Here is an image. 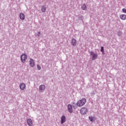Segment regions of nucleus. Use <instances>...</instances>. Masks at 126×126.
<instances>
[{
  "label": "nucleus",
  "instance_id": "nucleus-20",
  "mask_svg": "<svg viewBox=\"0 0 126 126\" xmlns=\"http://www.w3.org/2000/svg\"><path fill=\"white\" fill-rule=\"evenodd\" d=\"M100 52H104V47L103 46L101 47Z\"/></svg>",
  "mask_w": 126,
  "mask_h": 126
},
{
  "label": "nucleus",
  "instance_id": "nucleus-22",
  "mask_svg": "<svg viewBox=\"0 0 126 126\" xmlns=\"http://www.w3.org/2000/svg\"><path fill=\"white\" fill-rule=\"evenodd\" d=\"M41 34V32H38V33H37V37H40V34Z\"/></svg>",
  "mask_w": 126,
  "mask_h": 126
},
{
  "label": "nucleus",
  "instance_id": "nucleus-5",
  "mask_svg": "<svg viewBox=\"0 0 126 126\" xmlns=\"http://www.w3.org/2000/svg\"><path fill=\"white\" fill-rule=\"evenodd\" d=\"M67 109H68V111L69 113H70V114L73 113V110L72 109V106H71V105L68 104Z\"/></svg>",
  "mask_w": 126,
  "mask_h": 126
},
{
  "label": "nucleus",
  "instance_id": "nucleus-25",
  "mask_svg": "<svg viewBox=\"0 0 126 126\" xmlns=\"http://www.w3.org/2000/svg\"><path fill=\"white\" fill-rule=\"evenodd\" d=\"M72 104H73V105H74L75 103H74V102H72Z\"/></svg>",
  "mask_w": 126,
  "mask_h": 126
},
{
  "label": "nucleus",
  "instance_id": "nucleus-19",
  "mask_svg": "<svg viewBox=\"0 0 126 126\" xmlns=\"http://www.w3.org/2000/svg\"><path fill=\"white\" fill-rule=\"evenodd\" d=\"M37 68L38 70H41V66L39 64H37Z\"/></svg>",
  "mask_w": 126,
  "mask_h": 126
},
{
  "label": "nucleus",
  "instance_id": "nucleus-24",
  "mask_svg": "<svg viewBox=\"0 0 126 126\" xmlns=\"http://www.w3.org/2000/svg\"><path fill=\"white\" fill-rule=\"evenodd\" d=\"M102 55H105V52L104 51H101Z\"/></svg>",
  "mask_w": 126,
  "mask_h": 126
},
{
  "label": "nucleus",
  "instance_id": "nucleus-23",
  "mask_svg": "<svg viewBox=\"0 0 126 126\" xmlns=\"http://www.w3.org/2000/svg\"><path fill=\"white\" fill-rule=\"evenodd\" d=\"M91 95L92 96V95H95V93H91Z\"/></svg>",
  "mask_w": 126,
  "mask_h": 126
},
{
  "label": "nucleus",
  "instance_id": "nucleus-17",
  "mask_svg": "<svg viewBox=\"0 0 126 126\" xmlns=\"http://www.w3.org/2000/svg\"><path fill=\"white\" fill-rule=\"evenodd\" d=\"M84 19V17L83 15H79L78 17V20H83Z\"/></svg>",
  "mask_w": 126,
  "mask_h": 126
},
{
  "label": "nucleus",
  "instance_id": "nucleus-9",
  "mask_svg": "<svg viewBox=\"0 0 126 126\" xmlns=\"http://www.w3.org/2000/svg\"><path fill=\"white\" fill-rule=\"evenodd\" d=\"M19 17L21 20H24L25 19V15L22 13H20Z\"/></svg>",
  "mask_w": 126,
  "mask_h": 126
},
{
  "label": "nucleus",
  "instance_id": "nucleus-10",
  "mask_svg": "<svg viewBox=\"0 0 126 126\" xmlns=\"http://www.w3.org/2000/svg\"><path fill=\"white\" fill-rule=\"evenodd\" d=\"M39 89L40 91H44L45 89H46V87L44 85H41L39 86Z\"/></svg>",
  "mask_w": 126,
  "mask_h": 126
},
{
  "label": "nucleus",
  "instance_id": "nucleus-18",
  "mask_svg": "<svg viewBox=\"0 0 126 126\" xmlns=\"http://www.w3.org/2000/svg\"><path fill=\"white\" fill-rule=\"evenodd\" d=\"M117 34L119 37H121V36L123 35V32H122V31H119L118 32Z\"/></svg>",
  "mask_w": 126,
  "mask_h": 126
},
{
  "label": "nucleus",
  "instance_id": "nucleus-7",
  "mask_svg": "<svg viewBox=\"0 0 126 126\" xmlns=\"http://www.w3.org/2000/svg\"><path fill=\"white\" fill-rule=\"evenodd\" d=\"M61 123L62 125H63V124H64V123H65V116L64 115H63L62 116Z\"/></svg>",
  "mask_w": 126,
  "mask_h": 126
},
{
  "label": "nucleus",
  "instance_id": "nucleus-12",
  "mask_svg": "<svg viewBox=\"0 0 126 126\" xmlns=\"http://www.w3.org/2000/svg\"><path fill=\"white\" fill-rule=\"evenodd\" d=\"M120 18L122 19V20H126V15L122 14L120 16Z\"/></svg>",
  "mask_w": 126,
  "mask_h": 126
},
{
  "label": "nucleus",
  "instance_id": "nucleus-16",
  "mask_svg": "<svg viewBox=\"0 0 126 126\" xmlns=\"http://www.w3.org/2000/svg\"><path fill=\"white\" fill-rule=\"evenodd\" d=\"M47 8L46 7H45V6H42L41 7V11L42 12H46V10Z\"/></svg>",
  "mask_w": 126,
  "mask_h": 126
},
{
  "label": "nucleus",
  "instance_id": "nucleus-6",
  "mask_svg": "<svg viewBox=\"0 0 126 126\" xmlns=\"http://www.w3.org/2000/svg\"><path fill=\"white\" fill-rule=\"evenodd\" d=\"M26 87L25 84L22 83L20 85V88L21 90H24Z\"/></svg>",
  "mask_w": 126,
  "mask_h": 126
},
{
  "label": "nucleus",
  "instance_id": "nucleus-13",
  "mask_svg": "<svg viewBox=\"0 0 126 126\" xmlns=\"http://www.w3.org/2000/svg\"><path fill=\"white\" fill-rule=\"evenodd\" d=\"M71 45L72 46H75L76 45V40L75 39L73 38L71 40Z\"/></svg>",
  "mask_w": 126,
  "mask_h": 126
},
{
  "label": "nucleus",
  "instance_id": "nucleus-11",
  "mask_svg": "<svg viewBox=\"0 0 126 126\" xmlns=\"http://www.w3.org/2000/svg\"><path fill=\"white\" fill-rule=\"evenodd\" d=\"M27 124L29 126H32L33 125V123L32 122V120L29 119L27 120Z\"/></svg>",
  "mask_w": 126,
  "mask_h": 126
},
{
  "label": "nucleus",
  "instance_id": "nucleus-15",
  "mask_svg": "<svg viewBox=\"0 0 126 126\" xmlns=\"http://www.w3.org/2000/svg\"><path fill=\"white\" fill-rule=\"evenodd\" d=\"M94 119H95V117L90 116L89 117V120H90L91 122H94Z\"/></svg>",
  "mask_w": 126,
  "mask_h": 126
},
{
  "label": "nucleus",
  "instance_id": "nucleus-14",
  "mask_svg": "<svg viewBox=\"0 0 126 126\" xmlns=\"http://www.w3.org/2000/svg\"><path fill=\"white\" fill-rule=\"evenodd\" d=\"M81 8L83 10H86V9H87V6L85 4H83L81 7Z\"/></svg>",
  "mask_w": 126,
  "mask_h": 126
},
{
  "label": "nucleus",
  "instance_id": "nucleus-1",
  "mask_svg": "<svg viewBox=\"0 0 126 126\" xmlns=\"http://www.w3.org/2000/svg\"><path fill=\"white\" fill-rule=\"evenodd\" d=\"M85 103H86V98H83L81 100L78 101L77 102L76 105L78 107H82L84 105H85Z\"/></svg>",
  "mask_w": 126,
  "mask_h": 126
},
{
  "label": "nucleus",
  "instance_id": "nucleus-21",
  "mask_svg": "<svg viewBox=\"0 0 126 126\" xmlns=\"http://www.w3.org/2000/svg\"><path fill=\"white\" fill-rule=\"evenodd\" d=\"M122 11L123 12H124V13H126V8H123L122 9Z\"/></svg>",
  "mask_w": 126,
  "mask_h": 126
},
{
  "label": "nucleus",
  "instance_id": "nucleus-2",
  "mask_svg": "<svg viewBox=\"0 0 126 126\" xmlns=\"http://www.w3.org/2000/svg\"><path fill=\"white\" fill-rule=\"evenodd\" d=\"M81 115H86L88 112V110L86 107H83L80 110Z\"/></svg>",
  "mask_w": 126,
  "mask_h": 126
},
{
  "label": "nucleus",
  "instance_id": "nucleus-3",
  "mask_svg": "<svg viewBox=\"0 0 126 126\" xmlns=\"http://www.w3.org/2000/svg\"><path fill=\"white\" fill-rule=\"evenodd\" d=\"M90 56H93V57L92 58V60L93 61H95V60H96V59H97V58H98V55L97 54L94 53V52H93V51L90 52Z\"/></svg>",
  "mask_w": 126,
  "mask_h": 126
},
{
  "label": "nucleus",
  "instance_id": "nucleus-8",
  "mask_svg": "<svg viewBox=\"0 0 126 126\" xmlns=\"http://www.w3.org/2000/svg\"><path fill=\"white\" fill-rule=\"evenodd\" d=\"M30 66L32 67H34V65H35V62H34V60L33 59H31L30 61Z\"/></svg>",
  "mask_w": 126,
  "mask_h": 126
},
{
  "label": "nucleus",
  "instance_id": "nucleus-4",
  "mask_svg": "<svg viewBox=\"0 0 126 126\" xmlns=\"http://www.w3.org/2000/svg\"><path fill=\"white\" fill-rule=\"evenodd\" d=\"M26 59H27V55L26 54H23L21 56V60L22 63H25Z\"/></svg>",
  "mask_w": 126,
  "mask_h": 126
}]
</instances>
